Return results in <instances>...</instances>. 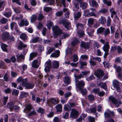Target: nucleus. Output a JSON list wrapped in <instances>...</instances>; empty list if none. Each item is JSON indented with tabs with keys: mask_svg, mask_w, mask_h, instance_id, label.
Segmentation results:
<instances>
[{
	"mask_svg": "<svg viewBox=\"0 0 122 122\" xmlns=\"http://www.w3.org/2000/svg\"><path fill=\"white\" fill-rule=\"evenodd\" d=\"M17 80L18 83L21 82V83L22 86L25 87L26 89H32L34 87L35 85L34 83L28 82L27 78L23 79L21 77H19Z\"/></svg>",
	"mask_w": 122,
	"mask_h": 122,
	"instance_id": "f257e3e1",
	"label": "nucleus"
},
{
	"mask_svg": "<svg viewBox=\"0 0 122 122\" xmlns=\"http://www.w3.org/2000/svg\"><path fill=\"white\" fill-rule=\"evenodd\" d=\"M52 30L53 31V37L55 38H56L58 35L62 32V30L56 25L53 27Z\"/></svg>",
	"mask_w": 122,
	"mask_h": 122,
	"instance_id": "f03ea898",
	"label": "nucleus"
},
{
	"mask_svg": "<svg viewBox=\"0 0 122 122\" xmlns=\"http://www.w3.org/2000/svg\"><path fill=\"white\" fill-rule=\"evenodd\" d=\"M52 30L53 31V37L55 38H56L58 35L62 32V30L56 25L53 27Z\"/></svg>",
	"mask_w": 122,
	"mask_h": 122,
	"instance_id": "7ed1b4c3",
	"label": "nucleus"
},
{
	"mask_svg": "<svg viewBox=\"0 0 122 122\" xmlns=\"http://www.w3.org/2000/svg\"><path fill=\"white\" fill-rule=\"evenodd\" d=\"M110 101H111L113 104H115L117 107H118L119 105L122 104L120 101H118L116 98L112 96H111L109 97Z\"/></svg>",
	"mask_w": 122,
	"mask_h": 122,
	"instance_id": "20e7f679",
	"label": "nucleus"
},
{
	"mask_svg": "<svg viewBox=\"0 0 122 122\" xmlns=\"http://www.w3.org/2000/svg\"><path fill=\"white\" fill-rule=\"evenodd\" d=\"M120 82L116 80H114L112 82V84L114 88L118 92H120L121 91L120 86Z\"/></svg>",
	"mask_w": 122,
	"mask_h": 122,
	"instance_id": "39448f33",
	"label": "nucleus"
},
{
	"mask_svg": "<svg viewBox=\"0 0 122 122\" xmlns=\"http://www.w3.org/2000/svg\"><path fill=\"white\" fill-rule=\"evenodd\" d=\"M75 86L76 87L78 88L79 90H81V88L84 87L85 85L84 82L82 80L77 81V80H76Z\"/></svg>",
	"mask_w": 122,
	"mask_h": 122,
	"instance_id": "423d86ee",
	"label": "nucleus"
},
{
	"mask_svg": "<svg viewBox=\"0 0 122 122\" xmlns=\"http://www.w3.org/2000/svg\"><path fill=\"white\" fill-rule=\"evenodd\" d=\"M79 115V113L78 111L76 110L73 109L71 110L70 113V117L73 119L76 118Z\"/></svg>",
	"mask_w": 122,
	"mask_h": 122,
	"instance_id": "0eeeda50",
	"label": "nucleus"
},
{
	"mask_svg": "<svg viewBox=\"0 0 122 122\" xmlns=\"http://www.w3.org/2000/svg\"><path fill=\"white\" fill-rule=\"evenodd\" d=\"M45 71L46 72H48L50 71L51 67V61L49 60L46 61L45 64Z\"/></svg>",
	"mask_w": 122,
	"mask_h": 122,
	"instance_id": "6e6552de",
	"label": "nucleus"
},
{
	"mask_svg": "<svg viewBox=\"0 0 122 122\" xmlns=\"http://www.w3.org/2000/svg\"><path fill=\"white\" fill-rule=\"evenodd\" d=\"M47 102L48 104L49 105L51 104L55 105L58 104L59 102L58 99L54 98H51L47 101Z\"/></svg>",
	"mask_w": 122,
	"mask_h": 122,
	"instance_id": "1a4fd4ad",
	"label": "nucleus"
},
{
	"mask_svg": "<svg viewBox=\"0 0 122 122\" xmlns=\"http://www.w3.org/2000/svg\"><path fill=\"white\" fill-rule=\"evenodd\" d=\"M95 75L98 78L100 79L103 76L102 71L100 70H97L94 73Z\"/></svg>",
	"mask_w": 122,
	"mask_h": 122,
	"instance_id": "9d476101",
	"label": "nucleus"
},
{
	"mask_svg": "<svg viewBox=\"0 0 122 122\" xmlns=\"http://www.w3.org/2000/svg\"><path fill=\"white\" fill-rule=\"evenodd\" d=\"M80 46L81 47L86 49L89 48L90 46V44L88 42H86L84 41H81Z\"/></svg>",
	"mask_w": 122,
	"mask_h": 122,
	"instance_id": "9b49d317",
	"label": "nucleus"
},
{
	"mask_svg": "<svg viewBox=\"0 0 122 122\" xmlns=\"http://www.w3.org/2000/svg\"><path fill=\"white\" fill-rule=\"evenodd\" d=\"M9 34L8 32H4L2 36V39L4 40H7L9 38Z\"/></svg>",
	"mask_w": 122,
	"mask_h": 122,
	"instance_id": "f8f14e48",
	"label": "nucleus"
},
{
	"mask_svg": "<svg viewBox=\"0 0 122 122\" xmlns=\"http://www.w3.org/2000/svg\"><path fill=\"white\" fill-rule=\"evenodd\" d=\"M109 43L107 41L103 46V49L105 52L109 51Z\"/></svg>",
	"mask_w": 122,
	"mask_h": 122,
	"instance_id": "ddd939ff",
	"label": "nucleus"
},
{
	"mask_svg": "<svg viewBox=\"0 0 122 122\" xmlns=\"http://www.w3.org/2000/svg\"><path fill=\"white\" fill-rule=\"evenodd\" d=\"M38 54L37 52H33L30 53V57L29 60L30 61L32 60L34 58L36 57Z\"/></svg>",
	"mask_w": 122,
	"mask_h": 122,
	"instance_id": "4468645a",
	"label": "nucleus"
},
{
	"mask_svg": "<svg viewBox=\"0 0 122 122\" xmlns=\"http://www.w3.org/2000/svg\"><path fill=\"white\" fill-rule=\"evenodd\" d=\"M27 46V45L24 44L21 41H20L19 43L18 49L19 50H21L23 48L26 47Z\"/></svg>",
	"mask_w": 122,
	"mask_h": 122,
	"instance_id": "2eb2a0df",
	"label": "nucleus"
},
{
	"mask_svg": "<svg viewBox=\"0 0 122 122\" xmlns=\"http://www.w3.org/2000/svg\"><path fill=\"white\" fill-rule=\"evenodd\" d=\"M60 54V51L57 50L55 51V53H52L51 55V56L52 57H57L59 56Z\"/></svg>",
	"mask_w": 122,
	"mask_h": 122,
	"instance_id": "dca6fc26",
	"label": "nucleus"
},
{
	"mask_svg": "<svg viewBox=\"0 0 122 122\" xmlns=\"http://www.w3.org/2000/svg\"><path fill=\"white\" fill-rule=\"evenodd\" d=\"M32 107L31 105V104H29L26 106L23 112L25 113H27L26 110H28L30 111L31 110Z\"/></svg>",
	"mask_w": 122,
	"mask_h": 122,
	"instance_id": "f3484780",
	"label": "nucleus"
},
{
	"mask_svg": "<svg viewBox=\"0 0 122 122\" xmlns=\"http://www.w3.org/2000/svg\"><path fill=\"white\" fill-rule=\"evenodd\" d=\"M63 81L64 83L66 85H68L71 82L70 79L68 76H65Z\"/></svg>",
	"mask_w": 122,
	"mask_h": 122,
	"instance_id": "a211bd4d",
	"label": "nucleus"
},
{
	"mask_svg": "<svg viewBox=\"0 0 122 122\" xmlns=\"http://www.w3.org/2000/svg\"><path fill=\"white\" fill-rule=\"evenodd\" d=\"M55 107L57 112H62V106L61 104H59L57 105Z\"/></svg>",
	"mask_w": 122,
	"mask_h": 122,
	"instance_id": "6ab92c4d",
	"label": "nucleus"
},
{
	"mask_svg": "<svg viewBox=\"0 0 122 122\" xmlns=\"http://www.w3.org/2000/svg\"><path fill=\"white\" fill-rule=\"evenodd\" d=\"M32 66L34 68H37L39 66L38 64V61L36 60H35L33 61L32 64Z\"/></svg>",
	"mask_w": 122,
	"mask_h": 122,
	"instance_id": "aec40b11",
	"label": "nucleus"
},
{
	"mask_svg": "<svg viewBox=\"0 0 122 122\" xmlns=\"http://www.w3.org/2000/svg\"><path fill=\"white\" fill-rule=\"evenodd\" d=\"M60 35L61 38L62 39L65 38L69 36V34L67 33H62V32Z\"/></svg>",
	"mask_w": 122,
	"mask_h": 122,
	"instance_id": "412c9836",
	"label": "nucleus"
},
{
	"mask_svg": "<svg viewBox=\"0 0 122 122\" xmlns=\"http://www.w3.org/2000/svg\"><path fill=\"white\" fill-rule=\"evenodd\" d=\"M79 41L77 38H74L71 43V44L73 46H74L77 44L79 42Z\"/></svg>",
	"mask_w": 122,
	"mask_h": 122,
	"instance_id": "4be33fe9",
	"label": "nucleus"
},
{
	"mask_svg": "<svg viewBox=\"0 0 122 122\" xmlns=\"http://www.w3.org/2000/svg\"><path fill=\"white\" fill-rule=\"evenodd\" d=\"M80 6L82 9H84L87 7V4L86 3L81 2H80Z\"/></svg>",
	"mask_w": 122,
	"mask_h": 122,
	"instance_id": "5701e85b",
	"label": "nucleus"
},
{
	"mask_svg": "<svg viewBox=\"0 0 122 122\" xmlns=\"http://www.w3.org/2000/svg\"><path fill=\"white\" fill-rule=\"evenodd\" d=\"M8 45L4 44H2L1 45V48L2 50L4 51L7 52L8 51L7 48Z\"/></svg>",
	"mask_w": 122,
	"mask_h": 122,
	"instance_id": "b1692460",
	"label": "nucleus"
},
{
	"mask_svg": "<svg viewBox=\"0 0 122 122\" xmlns=\"http://www.w3.org/2000/svg\"><path fill=\"white\" fill-rule=\"evenodd\" d=\"M37 112L42 114H44L45 113V110L44 109L41 107H39L37 110Z\"/></svg>",
	"mask_w": 122,
	"mask_h": 122,
	"instance_id": "393cba45",
	"label": "nucleus"
},
{
	"mask_svg": "<svg viewBox=\"0 0 122 122\" xmlns=\"http://www.w3.org/2000/svg\"><path fill=\"white\" fill-rule=\"evenodd\" d=\"M59 66V64L58 62L56 61H54L53 64V67L54 68H58Z\"/></svg>",
	"mask_w": 122,
	"mask_h": 122,
	"instance_id": "a878e982",
	"label": "nucleus"
},
{
	"mask_svg": "<svg viewBox=\"0 0 122 122\" xmlns=\"http://www.w3.org/2000/svg\"><path fill=\"white\" fill-rule=\"evenodd\" d=\"M43 10L44 11L48 13L50 11L52 10V8L50 7H44Z\"/></svg>",
	"mask_w": 122,
	"mask_h": 122,
	"instance_id": "bb28decb",
	"label": "nucleus"
},
{
	"mask_svg": "<svg viewBox=\"0 0 122 122\" xmlns=\"http://www.w3.org/2000/svg\"><path fill=\"white\" fill-rule=\"evenodd\" d=\"M83 76H82V74H80L78 75H75L74 76V77L75 78V81L76 82V80H77V81H79L78 79H80Z\"/></svg>",
	"mask_w": 122,
	"mask_h": 122,
	"instance_id": "cd10ccee",
	"label": "nucleus"
},
{
	"mask_svg": "<svg viewBox=\"0 0 122 122\" xmlns=\"http://www.w3.org/2000/svg\"><path fill=\"white\" fill-rule=\"evenodd\" d=\"M37 16L36 15H33L31 17V21L33 23L36 20Z\"/></svg>",
	"mask_w": 122,
	"mask_h": 122,
	"instance_id": "c85d7f7f",
	"label": "nucleus"
},
{
	"mask_svg": "<svg viewBox=\"0 0 122 122\" xmlns=\"http://www.w3.org/2000/svg\"><path fill=\"white\" fill-rule=\"evenodd\" d=\"M99 20L100 21V23H106V19L105 17L102 16L101 18L99 19Z\"/></svg>",
	"mask_w": 122,
	"mask_h": 122,
	"instance_id": "c756f323",
	"label": "nucleus"
},
{
	"mask_svg": "<svg viewBox=\"0 0 122 122\" xmlns=\"http://www.w3.org/2000/svg\"><path fill=\"white\" fill-rule=\"evenodd\" d=\"M73 61V62H75L78 61V57L77 55L75 54L74 55L72 56Z\"/></svg>",
	"mask_w": 122,
	"mask_h": 122,
	"instance_id": "7c9ffc66",
	"label": "nucleus"
},
{
	"mask_svg": "<svg viewBox=\"0 0 122 122\" xmlns=\"http://www.w3.org/2000/svg\"><path fill=\"white\" fill-rule=\"evenodd\" d=\"M64 108L65 111H69L71 109V107L68 105H65Z\"/></svg>",
	"mask_w": 122,
	"mask_h": 122,
	"instance_id": "2f4dec72",
	"label": "nucleus"
},
{
	"mask_svg": "<svg viewBox=\"0 0 122 122\" xmlns=\"http://www.w3.org/2000/svg\"><path fill=\"white\" fill-rule=\"evenodd\" d=\"M65 27L68 30H69L71 27L70 23H62Z\"/></svg>",
	"mask_w": 122,
	"mask_h": 122,
	"instance_id": "473e14b6",
	"label": "nucleus"
},
{
	"mask_svg": "<svg viewBox=\"0 0 122 122\" xmlns=\"http://www.w3.org/2000/svg\"><path fill=\"white\" fill-rule=\"evenodd\" d=\"M20 38L22 39L25 40L26 39L27 37V35L24 33H22L20 36Z\"/></svg>",
	"mask_w": 122,
	"mask_h": 122,
	"instance_id": "72a5a7b5",
	"label": "nucleus"
},
{
	"mask_svg": "<svg viewBox=\"0 0 122 122\" xmlns=\"http://www.w3.org/2000/svg\"><path fill=\"white\" fill-rule=\"evenodd\" d=\"M77 28L81 30L83 28V26L81 23H77L76 24Z\"/></svg>",
	"mask_w": 122,
	"mask_h": 122,
	"instance_id": "f704fd0d",
	"label": "nucleus"
},
{
	"mask_svg": "<svg viewBox=\"0 0 122 122\" xmlns=\"http://www.w3.org/2000/svg\"><path fill=\"white\" fill-rule=\"evenodd\" d=\"M19 93L18 90L14 89L13 90L12 92V94L15 96H17L18 95Z\"/></svg>",
	"mask_w": 122,
	"mask_h": 122,
	"instance_id": "c9c22d12",
	"label": "nucleus"
},
{
	"mask_svg": "<svg viewBox=\"0 0 122 122\" xmlns=\"http://www.w3.org/2000/svg\"><path fill=\"white\" fill-rule=\"evenodd\" d=\"M45 77H48V80L49 81L51 80L54 77L52 75H50L48 74H47L46 75H45Z\"/></svg>",
	"mask_w": 122,
	"mask_h": 122,
	"instance_id": "e433bc0d",
	"label": "nucleus"
},
{
	"mask_svg": "<svg viewBox=\"0 0 122 122\" xmlns=\"http://www.w3.org/2000/svg\"><path fill=\"white\" fill-rule=\"evenodd\" d=\"M9 76L6 73L4 75L3 78L4 80V81H8Z\"/></svg>",
	"mask_w": 122,
	"mask_h": 122,
	"instance_id": "4c0bfd02",
	"label": "nucleus"
},
{
	"mask_svg": "<svg viewBox=\"0 0 122 122\" xmlns=\"http://www.w3.org/2000/svg\"><path fill=\"white\" fill-rule=\"evenodd\" d=\"M63 12L62 11H61L57 12L56 14V16L57 17L61 16L63 15Z\"/></svg>",
	"mask_w": 122,
	"mask_h": 122,
	"instance_id": "58836bf2",
	"label": "nucleus"
},
{
	"mask_svg": "<svg viewBox=\"0 0 122 122\" xmlns=\"http://www.w3.org/2000/svg\"><path fill=\"white\" fill-rule=\"evenodd\" d=\"M105 30V29L102 27H101L98 29L97 30V33H101L103 32Z\"/></svg>",
	"mask_w": 122,
	"mask_h": 122,
	"instance_id": "ea45409f",
	"label": "nucleus"
},
{
	"mask_svg": "<svg viewBox=\"0 0 122 122\" xmlns=\"http://www.w3.org/2000/svg\"><path fill=\"white\" fill-rule=\"evenodd\" d=\"M81 13L80 12L76 13L75 16V19H78L80 18L81 16Z\"/></svg>",
	"mask_w": 122,
	"mask_h": 122,
	"instance_id": "a19ab883",
	"label": "nucleus"
},
{
	"mask_svg": "<svg viewBox=\"0 0 122 122\" xmlns=\"http://www.w3.org/2000/svg\"><path fill=\"white\" fill-rule=\"evenodd\" d=\"M81 91V92L82 93L83 95H85L87 93V91L86 89H82L81 88V90H79Z\"/></svg>",
	"mask_w": 122,
	"mask_h": 122,
	"instance_id": "79ce46f5",
	"label": "nucleus"
},
{
	"mask_svg": "<svg viewBox=\"0 0 122 122\" xmlns=\"http://www.w3.org/2000/svg\"><path fill=\"white\" fill-rule=\"evenodd\" d=\"M90 11L89 10L86 9L84 11V15L86 17H88Z\"/></svg>",
	"mask_w": 122,
	"mask_h": 122,
	"instance_id": "37998d69",
	"label": "nucleus"
},
{
	"mask_svg": "<svg viewBox=\"0 0 122 122\" xmlns=\"http://www.w3.org/2000/svg\"><path fill=\"white\" fill-rule=\"evenodd\" d=\"M36 112L34 110H33L30 112L28 114V116H30L35 115L36 114Z\"/></svg>",
	"mask_w": 122,
	"mask_h": 122,
	"instance_id": "c03bdc74",
	"label": "nucleus"
},
{
	"mask_svg": "<svg viewBox=\"0 0 122 122\" xmlns=\"http://www.w3.org/2000/svg\"><path fill=\"white\" fill-rule=\"evenodd\" d=\"M79 63L81 65V68H82V66H86L87 65L86 62L83 61H79Z\"/></svg>",
	"mask_w": 122,
	"mask_h": 122,
	"instance_id": "a18cd8bd",
	"label": "nucleus"
},
{
	"mask_svg": "<svg viewBox=\"0 0 122 122\" xmlns=\"http://www.w3.org/2000/svg\"><path fill=\"white\" fill-rule=\"evenodd\" d=\"M12 14L11 12H7L5 13L4 14V15L7 17H10Z\"/></svg>",
	"mask_w": 122,
	"mask_h": 122,
	"instance_id": "49530a36",
	"label": "nucleus"
},
{
	"mask_svg": "<svg viewBox=\"0 0 122 122\" xmlns=\"http://www.w3.org/2000/svg\"><path fill=\"white\" fill-rule=\"evenodd\" d=\"M94 78L95 77L93 76V75L92 74L89 77H87L86 78V79L87 81H91L93 79H94Z\"/></svg>",
	"mask_w": 122,
	"mask_h": 122,
	"instance_id": "de8ad7c7",
	"label": "nucleus"
},
{
	"mask_svg": "<svg viewBox=\"0 0 122 122\" xmlns=\"http://www.w3.org/2000/svg\"><path fill=\"white\" fill-rule=\"evenodd\" d=\"M44 17V16L42 14H40L39 15L38 19L39 20H41L43 19Z\"/></svg>",
	"mask_w": 122,
	"mask_h": 122,
	"instance_id": "09e8293b",
	"label": "nucleus"
},
{
	"mask_svg": "<svg viewBox=\"0 0 122 122\" xmlns=\"http://www.w3.org/2000/svg\"><path fill=\"white\" fill-rule=\"evenodd\" d=\"M93 60L92 58L90 59V60L89 61L91 65L93 66L96 65V62L93 61Z\"/></svg>",
	"mask_w": 122,
	"mask_h": 122,
	"instance_id": "8fccbe9b",
	"label": "nucleus"
},
{
	"mask_svg": "<svg viewBox=\"0 0 122 122\" xmlns=\"http://www.w3.org/2000/svg\"><path fill=\"white\" fill-rule=\"evenodd\" d=\"M117 49V52L118 53L120 54L122 53V48L120 46H118Z\"/></svg>",
	"mask_w": 122,
	"mask_h": 122,
	"instance_id": "3c124183",
	"label": "nucleus"
},
{
	"mask_svg": "<svg viewBox=\"0 0 122 122\" xmlns=\"http://www.w3.org/2000/svg\"><path fill=\"white\" fill-rule=\"evenodd\" d=\"M27 95V93H25L24 92H22L20 95V97L21 98H22L26 97Z\"/></svg>",
	"mask_w": 122,
	"mask_h": 122,
	"instance_id": "603ef678",
	"label": "nucleus"
},
{
	"mask_svg": "<svg viewBox=\"0 0 122 122\" xmlns=\"http://www.w3.org/2000/svg\"><path fill=\"white\" fill-rule=\"evenodd\" d=\"M99 85L100 86V87L103 88L105 89H106L107 87L106 86V84L102 82L100 83Z\"/></svg>",
	"mask_w": 122,
	"mask_h": 122,
	"instance_id": "864d4df0",
	"label": "nucleus"
},
{
	"mask_svg": "<svg viewBox=\"0 0 122 122\" xmlns=\"http://www.w3.org/2000/svg\"><path fill=\"white\" fill-rule=\"evenodd\" d=\"M7 19L3 17L0 20V23H6L7 21Z\"/></svg>",
	"mask_w": 122,
	"mask_h": 122,
	"instance_id": "5fc2aeb1",
	"label": "nucleus"
},
{
	"mask_svg": "<svg viewBox=\"0 0 122 122\" xmlns=\"http://www.w3.org/2000/svg\"><path fill=\"white\" fill-rule=\"evenodd\" d=\"M110 33V30L109 29H107L104 31V34L105 36H106L107 35H108Z\"/></svg>",
	"mask_w": 122,
	"mask_h": 122,
	"instance_id": "6e6d98bb",
	"label": "nucleus"
},
{
	"mask_svg": "<svg viewBox=\"0 0 122 122\" xmlns=\"http://www.w3.org/2000/svg\"><path fill=\"white\" fill-rule=\"evenodd\" d=\"M90 112H91L95 113L96 111V107H94L92 108H91L90 109Z\"/></svg>",
	"mask_w": 122,
	"mask_h": 122,
	"instance_id": "4d7b16f0",
	"label": "nucleus"
},
{
	"mask_svg": "<svg viewBox=\"0 0 122 122\" xmlns=\"http://www.w3.org/2000/svg\"><path fill=\"white\" fill-rule=\"evenodd\" d=\"M113 8L112 7L111 9L110 10V13L113 15H117L116 12L113 10Z\"/></svg>",
	"mask_w": 122,
	"mask_h": 122,
	"instance_id": "13d9d810",
	"label": "nucleus"
},
{
	"mask_svg": "<svg viewBox=\"0 0 122 122\" xmlns=\"http://www.w3.org/2000/svg\"><path fill=\"white\" fill-rule=\"evenodd\" d=\"M77 33L78 36L80 37H81L83 36L84 34V32L81 30L78 31V32Z\"/></svg>",
	"mask_w": 122,
	"mask_h": 122,
	"instance_id": "bf43d9fd",
	"label": "nucleus"
},
{
	"mask_svg": "<svg viewBox=\"0 0 122 122\" xmlns=\"http://www.w3.org/2000/svg\"><path fill=\"white\" fill-rule=\"evenodd\" d=\"M25 58V56L23 54H20L17 57V58L18 60H21L24 59Z\"/></svg>",
	"mask_w": 122,
	"mask_h": 122,
	"instance_id": "052dcab7",
	"label": "nucleus"
},
{
	"mask_svg": "<svg viewBox=\"0 0 122 122\" xmlns=\"http://www.w3.org/2000/svg\"><path fill=\"white\" fill-rule=\"evenodd\" d=\"M10 25L11 28L12 30H13L14 27L15 28H17V26L16 25V23H11Z\"/></svg>",
	"mask_w": 122,
	"mask_h": 122,
	"instance_id": "680f3d73",
	"label": "nucleus"
},
{
	"mask_svg": "<svg viewBox=\"0 0 122 122\" xmlns=\"http://www.w3.org/2000/svg\"><path fill=\"white\" fill-rule=\"evenodd\" d=\"M69 104L70 105V106L71 107V108L74 107L77 105V103H75L74 102L69 103Z\"/></svg>",
	"mask_w": 122,
	"mask_h": 122,
	"instance_id": "e2e57ef3",
	"label": "nucleus"
},
{
	"mask_svg": "<svg viewBox=\"0 0 122 122\" xmlns=\"http://www.w3.org/2000/svg\"><path fill=\"white\" fill-rule=\"evenodd\" d=\"M39 39V38L38 37H36L33 38L32 41V43H35L37 42Z\"/></svg>",
	"mask_w": 122,
	"mask_h": 122,
	"instance_id": "0e129e2a",
	"label": "nucleus"
},
{
	"mask_svg": "<svg viewBox=\"0 0 122 122\" xmlns=\"http://www.w3.org/2000/svg\"><path fill=\"white\" fill-rule=\"evenodd\" d=\"M92 6L95 7L97 5V3L95 0H93L92 2Z\"/></svg>",
	"mask_w": 122,
	"mask_h": 122,
	"instance_id": "69168bd1",
	"label": "nucleus"
},
{
	"mask_svg": "<svg viewBox=\"0 0 122 122\" xmlns=\"http://www.w3.org/2000/svg\"><path fill=\"white\" fill-rule=\"evenodd\" d=\"M88 99L92 101L94 99V97L93 95H90L88 96Z\"/></svg>",
	"mask_w": 122,
	"mask_h": 122,
	"instance_id": "338daca9",
	"label": "nucleus"
},
{
	"mask_svg": "<svg viewBox=\"0 0 122 122\" xmlns=\"http://www.w3.org/2000/svg\"><path fill=\"white\" fill-rule=\"evenodd\" d=\"M59 119L57 117H55L53 119V122H59Z\"/></svg>",
	"mask_w": 122,
	"mask_h": 122,
	"instance_id": "774afa93",
	"label": "nucleus"
}]
</instances>
